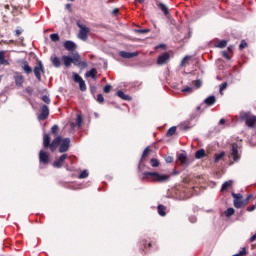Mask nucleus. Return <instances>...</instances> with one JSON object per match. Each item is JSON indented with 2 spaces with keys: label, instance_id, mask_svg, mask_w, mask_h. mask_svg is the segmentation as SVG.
<instances>
[{
  "label": "nucleus",
  "instance_id": "obj_39",
  "mask_svg": "<svg viewBox=\"0 0 256 256\" xmlns=\"http://www.w3.org/2000/svg\"><path fill=\"white\" fill-rule=\"evenodd\" d=\"M79 83L80 91H87V85L85 84V80H82Z\"/></svg>",
  "mask_w": 256,
  "mask_h": 256
},
{
  "label": "nucleus",
  "instance_id": "obj_45",
  "mask_svg": "<svg viewBox=\"0 0 256 256\" xmlns=\"http://www.w3.org/2000/svg\"><path fill=\"white\" fill-rule=\"evenodd\" d=\"M76 123H77L78 127H81V125L83 123V117L81 115L77 116Z\"/></svg>",
  "mask_w": 256,
  "mask_h": 256
},
{
  "label": "nucleus",
  "instance_id": "obj_38",
  "mask_svg": "<svg viewBox=\"0 0 256 256\" xmlns=\"http://www.w3.org/2000/svg\"><path fill=\"white\" fill-rule=\"evenodd\" d=\"M73 80H74L75 83H80V82L83 81V78L79 74L75 73L73 75Z\"/></svg>",
  "mask_w": 256,
  "mask_h": 256
},
{
  "label": "nucleus",
  "instance_id": "obj_12",
  "mask_svg": "<svg viewBox=\"0 0 256 256\" xmlns=\"http://www.w3.org/2000/svg\"><path fill=\"white\" fill-rule=\"evenodd\" d=\"M49 160H50L49 153L41 150L39 152V162L42 163V165H49Z\"/></svg>",
  "mask_w": 256,
  "mask_h": 256
},
{
  "label": "nucleus",
  "instance_id": "obj_42",
  "mask_svg": "<svg viewBox=\"0 0 256 256\" xmlns=\"http://www.w3.org/2000/svg\"><path fill=\"white\" fill-rule=\"evenodd\" d=\"M247 255V249L246 248H242V250L239 251V253L234 254L232 256H245Z\"/></svg>",
  "mask_w": 256,
  "mask_h": 256
},
{
  "label": "nucleus",
  "instance_id": "obj_52",
  "mask_svg": "<svg viewBox=\"0 0 256 256\" xmlns=\"http://www.w3.org/2000/svg\"><path fill=\"white\" fill-rule=\"evenodd\" d=\"M222 57H224V59H227L228 61L231 59V57L229 56V53H227V51L222 52Z\"/></svg>",
  "mask_w": 256,
  "mask_h": 256
},
{
  "label": "nucleus",
  "instance_id": "obj_14",
  "mask_svg": "<svg viewBox=\"0 0 256 256\" xmlns=\"http://www.w3.org/2000/svg\"><path fill=\"white\" fill-rule=\"evenodd\" d=\"M61 141H63V138H61V136L56 137L52 143L50 144V151L55 152L57 151V147H59V145H61Z\"/></svg>",
  "mask_w": 256,
  "mask_h": 256
},
{
  "label": "nucleus",
  "instance_id": "obj_57",
  "mask_svg": "<svg viewBox=\"0 0 256 256\" xmlns=\"http://www.w3.org/2000/svg\"><path fill=\"white\" fill-rule=\"evenodd\" d=\"M233 49H235V47L233 45L228 46V51L230 53H233Z\"/></svg>",
  "mask_w": 256,
  "mask_h": 256
},
{
  "label": "nucleus",
  "instance_id": "obj_47",
  "mask_svg": "<svg viewBox=\"0 0 256 256\" xmlns=\"http://www.w3.org/2000/svg\"><path fill=\"white\" fill-rule=\"evenodd\" d=\"M112 88L113 87L111 85L107 84L106 86H104L103 91L104 93H111Z\"/></svg>",
  "mask_w": 256,
  "mask_h": 256
},
{
  "label": "nucleus",
  "instance_id": "obj_15",
  "mask_svg": "<svg viewBox=\"0 0 256 256\" xmlns=\"http://www.w3.org/2000/svg\"><path fill=\"white\" fill-rule=\"evenodd\" d=\"M21 68L24 70L26 75H31V73H33V68L29 66V62H27V60L21 62Z\"/></svg>",
  "mask_w": 256,
  "mask_h": 256
},
{
  "label": "nucleus",
  "instance_id": "obj_62",
  "mask_svg": "<svg viewBox=\"0 0 256 256\" xmlns=\"http://www.w3.org/2000/svg\"><path fill=\"white\" fill-rule=\"evenodd\" d=\"M190 221H191V223H195V221H197V218L192 217V218H190Z\"/></svg>",
  "mask_w": 256,
  "mask_h": 256
},
{
  "label": "nucleus",
  "instance_id": "obj_64",
  "mask_svg": "<svg viewBox=\"0 0 256 256\" xmlns=\"http://www.w3.org/2000/svg\"><path fill=\"white\" fill-rule=\"evenodd\" d=\"M96 90H97V88L95 86L91 87L92 93L95 92Z\"/></svg>",
  "mask_w": 256,
  "mask_h": 256
},
{
  "label": "nucleus",
  "instance_id": "obj_2",
  "mask_svg": "<svg viewBox=\"0 0 256 256\" xmlns=\"http://www.w3.org/2000/svg\"><path fill=\"white\" fill-rule=\"evenodd\" d=\"M143 179L157 181L158 183H166V181H169V176L165 174H159L158 172H144Z\"/></svg>",
  "mask_w": 256,
  "mask_h": 256
},
{
  "label": "nucleus",
  "instance_id": "obj_23",
  "mask_svg": "<svg viewBox=\"0 0 256 256\" xmlns=\"http://www.w3.org/2000/svg\"><path fill=\"white\" fill-rule=\"evenodd\" d=\"M117 97L123 99V101H131V96L126 95L125 92L119 90L116 92Z\"/></svg>",
  "mask_w": 256,
  "mask_h": 256
},
{
  "label": "nucleus",
  "instance_id": "obj_7",
  "mask_svg": "<svg viewBox=\"0 0 256 256\" xmlns=\"http://www.w3.org/2000/svg\"><path fill=\"white\" fill-rule=\"evenodd\" d=\"M34 75L38 81H41V73L45 72V68L43 67V63L41 61L38 62V66L34 67Z\"/></svg>",
  "mask_w": 256,
  "mask_h": 256
},
{
  "label": "nucleus",
  "instance_id": "obj_34",
  "mask_svg": "<svg viewBox=\"0 0 256 256\" xmlns=\"http://www.w3.org/2000/svg\"><path fill=\"white\" fill-rule=\"evenodd\" d=\"M50 39L53 43H57L61 38L59 37V34L54 33L50 35Z\"/></svg>",
  "mask_w": 256,
  "mask_h": 256
},
{
  "label": "nucleus",
  "instance_id": "obj_9",
  "mask_svg": "<svg viewBox=\"0 0 256 256\" xmlns=\"http://www.w3.org/2000/svg\"><path fill=\"white\" fill-rule=\"evenodd\" d=\"M71 145V139L65 138L59 147V153H67L69 151V147Z\"/></svg>",
  "mask_w": 256,
  "mask_h": 256
},
{
  "label": "nucleus",
  "instance_id": "obj_25",
  "mask_svg": "<svg viewBox=\"0 0 256 256\" xmlns=\"http://www.w3.org/2000/svg\"><path fill=\"white\" fill-rule=\"evenodd\" d=\"M203 157H207V153H205V149L197 150L195 153V159H203Z\"/></svg>",
  "mask_w": 256,
  "mask_h": 256
},
{
  "label": "nucleus",
  "instance_id": "obj_48",
  "mask_svg": "<svg viewBox=\"0 0 256 256\" xmlns=\"http://www.w3.org/2000/svg\"><path fill=\"white\" fill-rule=\"evenodd\" d=\"M225 89H227V82H223L222 84H220V93H223Z\"/></svg>",
  "mask_w": 256,
  "mask_h": 256
},
{
  "label": "nucleus",
  "instance_id": "obj_36",
  "mask_svg": "<svg viewBox=\"0 0 256 256\" xmlns=\"http://www.w3.org/2000/svg\"><path fill=\"white\" fill-rule=\"evenodd\" d=\"M51 133H52V135H59V126L53 125L51 128Z\"/></svg>",
  "mask_w": 256,
  "mask_h": 256
},
{
  "label": "nucleus",
  "instance_id": "obj_5",
  "mask_svg": "<svg viewBox=\"0 0 256 256\" xmlns=\"http://www.w3.org/2000/svg\"><path fill=\"white\" fill-rule=\"evenodd\" d=\"M171 55L169 52H164L157 58V65H167V62L170 61Z\"/></svg>",
  "mask_w": 256,
  "mask_h": 256
},
{
  "label": "nucleus",
  "instance_id": "obj_37",
  "mask_svg": "<svg viewBox=\"0 0 256 256\" xmlns=\"http://www.w3.org/2000/svg\"><path fill=\"white\" fill-rule=\"evenodd\" d=\"M225 215H226V217H231L232 215H235V209H233V208H228V209L225 211Z\"/></svg>",
  "mask_w": 256,
  "mask_h": 256
},
{
  "label": "nucleus",
  "instance_id": "obj_18",
  "mask_svg": "<svg viewBox=\"0 0 256 256\" xmlns=\"http://www.w3.org/2000/svg\"><path fill=\"white\" fill-rule=\"evenodd\" d=\"M43 145L44 149H51V136L49 134L43 135Z\"/></svg>",
  "mask_w": 256,
  "mask_h": 256
},
{
  "label": "nucleus",
  "instance_id": "obj_44",
  "mask_svg": "<svg viewBox=\"0 0 256 256\" xmlns=\"http://www.w3.org/2000/svg\"><path fill=\"white\" fill-rule=\"evenodd\" d=\"M97 102L100 104L105 103V98L103 97V94H98L97 95Z\"/></svg>",
  "mask_w": 256,
  "mask_h": 256
},
{
  "label": "nucleus",
  "instance_id": "obj_24",
  "mask_svg": "<svg viewBox=\"0 0 256 256\" xmlns=\"http://www.w3.org/2000/svg\"><path fill=\"white\" fill-rule=\"evenodd\" d=\"M255 123H256V117L255 116H251L246 118V125L248 127H255Z\"/></svg>",
  "mask_w": 256,
  "mask_h": 256
},
{
  "label": "nucleus",
  "instance_id": "obj_28",
  "mask_svg": "<svg viewBox=\"0 0 256 256\" xmlns=\"http://www.w3.org/2000/svg\"><path fill=\"white\" fill-rule=\"evenodd\" d=\"M233 186V181H226V182H224L223 184H222V187H221V192L222 193H225V191H227V189L229 188V187H232Z\"/></svg>",
  "mask_w": 256,
  "mask_h": 256
},
{
  "label": "nucleus",
  "instance_id": "obj_54",
  "mask_svg": "<svg viewBox=\"0 0 256 256\" xmlns=\"http://www.w3.org/2000/svg\"><path fill=\"white\" fill-rule=\"evenodd\" d=\"M156 49H167V45L159 44V45L156 46Z\"/></svg>",
  "mask_w": 256,
  "mask_h": 256
},
{
  "label": "nucleus",
  "instance_id": "obj_13",
  "mask_svg": "<svg viewBox=\"0 0 256 256\" xmlns=\"http://www.w3.org/2000/svg\"><path fill=\"white\" fill-rule=\"evenodd\" d=\"M67 157H69V155H67V154L61 155L59 157V159H57L53 162V167H55L56 169H61V167H63V163H65V159H67Z\"/></svg>",
  "mask_w": 256,
  "mask_h": 256
},
{
  "label": "nucleus",
  "instance_id": "obj_61",
  "mask_svg": "<svg viewBox=\"0 0 256 256\" xmlns=\"http://www.w3.org/2000/svg\"><path fill=\"white\" fill-rule=\"evenodd\" d=\"M5 45H9V43H15V40H10L9 42L4 41Z\"/></svg>",
  "mask_w": 256,
  "mask_h": 256
},
{
  "label": "nucleus",
  "instance_id": "obj_30",
  "mask_svg": "<svg viewBox=\"0 0 256 256\" xmlns=\"http://www.w3.org/2000/svg\"><path fill=\"white\" fill-rule=\"evenodd\" d=\"M167 207L163 206V205H158V214L160 215V217H165V215H167Z\"/></svg>",
  "mask_w": 256,
  "mask_h": 256
},
{
  "label": "nucleus",
  "instance_id": "obj_32",
  "mask_svg": "<svg viewBox=\"0 0 256 256\" xmlns=\"http://www.w3.org/2000/svg\"><path fill=\"white\" fill-rule=\"evenodd\" d=\"M175 133H177V127L172 126L171 128L168 129V131L166 133V137H173V135H175Z\"/></svg>",
  "mask_w": 256,
  "mask_h": 256
},
{
  "label": "nucleus",
  "instance_id": "obj_29",
  "mask_svg": "<svg viewBox=\"0 0 256 256\" xmlns=\"http://www.w3.org/2000/svg\"><path fill=\"white\" fill-rule=\"evenodd\" d=\"M158 8L164 13V15H169V8L167 7V5L163 4V3H158Z\"/></svg>",
  "mask_w": 256,
  "mask_h": 256
},
{
  "label": "nucleus",
  "instance_id": "obj_58",
  "mask_svg": "<svg viewBox=\"0 0 256 256\" xmlns=\"http://www.w3.org/2000/svg\"><path fill=\"white\" fill-rule=\"evenodd\" d=\"M22 31L21 30H16L15 31V36L16 37H19V35H21Z\"/></svg>",
  "mask_w": 256,
  "mask_h": 256
},
{
  "label": "nucleus",
  "instance_id": "obj_10",
  "mask_svg": "<svg viewBox=\"0 0 256 256\" xmlns=\"http://www.w3.org/2000/svg\"><path fill=\"white\" fill-rule=\"evenodd\" d=\"M49 117V107L47 105H43L41 107V112L38 115V121H45Z\"/></svg>",
  "mask_w": 256,
  "mask_h": 256
},
{
  "label": "nucleus",
  "instance_id": "obj_55",
  "mask_svg": "<svg viewBox=\"0 0 256 256\" xmlns=\"http://www.w3.org/2000/svg\"><path fill=\"white\" fill-rule=\"evenodd\" d=\"M26 93H28V95H33V88L27 87L26 88Z\"/></svg>",
  "mask_w": 256,
  "mask_h": 256
},
{
  "label": "nucleus",
  "instance_id": "obj_20",
  "mask_svg": "<svg viewBox=\"0 0 256 256\" xmlns=\"http://www.w3.org/2000/svg\"><path fill=\"white\" fill-rule=\"evenodd\" d=\"M50 61L53 65V67H56L57 69H59V67H61V59H59V57L51 56Z\"/></svg>",
  "mask_w": 256,
  "mask_h": 256
},
{
  "label": "nucleus",
  "instance_id": "obj_6",
  "mask_svg": "<svg viewBox=\"0 0 256 256\" xmlns=\"http://www.w3.org/2000/svg\"><path fill=\"white\" fill-rule=\"evenodd\" d=\"M231 147L233 161H239L241 159V155H239V144L232 143Z\"/></svg>",
  "mask_w": 256,
  "mask_h": 256
},
{
  "label": "nucleus",
  "instance_id": "obj_63",
  "mask_svg": "<svg viewBox=\"0 0 256 256\" xmlns=\"http://www.w3.org/2000/svg\"><path fill=\"white\" fill-rule=\"evenodd\" d=\"M66 9H68V11H71V4H66Z\"/></svg>",
  "mask_w": 256,
  "mask_h": 256
},
{
  "label": "nucleus",
  "instance_id": "obj_49",
  "mask_svg": "<svg viewBox=\"0 0 256 256\" xmlns=\"http://www.w3.org/2000/svg\"><path fill=\"white\" fill-rule=\"evenodd\" d=\"M245 47H247V42L245 40H242L239 45V49L242 51V49H245Z\"/></svg>",
  "mask_w": 256,
  "mask_h": 256
},
{
  "label": "nucleus",
  "instance_id": "obj_8",
  "mask_svg": "<svg viewBox=\"0 0 256 256\" xmlns=\"http://www.w3.org/2000/svg\"><path fill=\"white\" fill-rule=\"evenodd\" d=\"M14 81L16 87H23V83H25V77H23V74H21V72H15Z\"/></svg>",
  "mask_w": 256,
  "mask_h": 256
},
{
  "label": "nucleus",
  "instance_id": "obj_26",
  "mask_svg": "<svg viewBox=\"0 0 256 256\" xmlns=\"http://www.w3.org/2000/svg\"><path fill=\"white\" fill-rule=\"evenodd\" d=\"M227 43V40H220L214 44V47H216L217 49H225V47H227Z\"/></svg>",
  "mask_w": 256,
  "mask_h": 256
},
{
  "label": "nucleus",
  "instance_id": "obj_51",
  "mask_svg": "<svg viewBox=\"0 0 256 256\" xmlns=\"http://www.w3.org/2000/svg\"><path fill=\"white\" fill-rule=\"evenodd\" d=\"M136 33H140L141 35H143L145 33H149V29H139V30H136Z\"/></svg>",
  "mask_w": 256,
  "mask_h": 256
},
{
  "label": "nucleus",
  "instance_id": "obj_1",
  "mask_svg": "<svg viewBox=\"0 0 256 256\" xmlns=\"http://www.w3.org/2000/svg\"><path fill=\"white\" fill-rule=\"evenodd\" d=\"M232 197L234 199V207L236 209H241L245 207V205H249V200L253 199V194L248 195L247 198L243 200L242 194H235V192H232Z\"/></svg>",
  "mask_w": 256,
  "mask_h": 256
},
{
  "label": "nucleus",
  "instance_id": "obj_19",
  "mask_svg": "<svg viewBox=\"0 0 256 256\" xmlns=\"http://www.w3.org/2000/svg\"><path fill=\"white\" fill-rule=\"evenodd\" d=\"M149 155H151V148L148 146L144 149L142 153L140 163H144V161L147 159V157H149Z\"/></svg>",
  "mask_w": 256,
  "mask_h": 256
},
{
  "label": "nucleus",
  "instance_id": "obj_33",
  "mask_svg": "<svg viewBox=\"0 0 256 256\" xmlns=\"http://www.w3.org/2000/svg\"><path fill=\"white\" fill-rule=\"evenodd\" d=\"M225 157V151H222L220 154H216L214 158V163H219Z\"/></svg>",
  "mask_w": 256,
  "mask_h": 256
},
{
  "label": "nucleus",
  "instance_id": "obj_11",
  "mask_svg": "<svg viewBox=\"0 0 256 256\" xmlns=\"http://www.w3.org/2000/svg\"><path fill=\"white\" fill-rule=\"evenodd\" d=\"M177 161L180 162V165H182V167H189V157H187V153H180L178 155Z\"/></svg>",
  "mask_w": 256,
  "mask_h": 256
},
{
  "label": "nucleus",
  "instance_id": "obj_60",
  "mask_svg": "<svg viewBox=\"0 0 256 256\" xmlns=\"http://www.w3.org/2000/svg\"><path fill=\"white\" fill-rule=\"evenodd\" d=\"M219 123H220V125H225V119H220V121H219Z\"/></svg>",
  "mask_w": 256,
  "mask_h": 256
},
{
  "label": "nucleus",
  "instance_id": "obj_27",
  "mask_svg": "<svg viewBox=\"0 0 256 256\" xmlns=\"http://www.w3.org/2000/svg\"><path fill=\"white\" fill-rule=\"evenodd\" d=\"M86 77H91L92 79H97V69L92 68L88 72H86Z\"/></svg>",
  "mask_w": 256,
  "mask_h": 256
},
{
  "label": "nucleus",
  "instance_id": "obj_22",
  "mask_svg": "<svg viewBox=\"0 0 256 256\" xmlns=\"http://www.w3.org/2000/svg\"><path fill=\"white\" fill-rule=\"evenodd\" d=\"M217 101V98H215V96H209L208 98H206L204 100L205 105H208V107H211L213 105H215V102Z\"/></svg>",
  "mask_w": 256,
  "mask_h": 256
},
{
  "label": "nucleus",
  "instance_id": "obj_4",
  "mask_svg": "<svg viewBox=\"0 0 256 256\" xmlns=\"http://www.w3.org/2000/svg\"><path fill=\"white\" fill-rule=\"evenodd\" d=\"M72 63L76 67H81L82 69H87V61H81V55L79 53H74L72 56Z\"/></svg>",
  "mask_w": 256,
  "mask_h": 256
},
{
  "label": "nucleus",
  "instance_id": "obj_17",
  "mask_svg": "<svg viewBox=\"0 0 256 256\" xmlns=\"http://www.w3.org/2000/svg\"><path fill=\"white\" fill-rule=\"evenodd\" d=\"M64 48L66 51H75V49H77V44L71 40H68L64 42Z\"/></svg>",
  "mask_w": 256,
  "mask_h": 256
},
{
  "label": "nucleus",
  "instance_id": "obj_21",
  "mask_svg": "<svg viewBox=\"0 0 256 256\" xmlns=\"http://www.w3.org/2000/svg\"><path fill=\"white\" fill-rule=\"evenodd\" d=\"M62 61L65 65V67H67V69H69V67H71V63H73V57H71V56H62Z\"/></svg>",
  "mask_w": 256,
  "mask_h": 256
},
{
  "label": "nucleus",
  "instance_id": "obj_3",
  "mask_svg": "<svg viewBox=\"0 0 256 256\" xmlns=\"http://www.w3.org/2000/svg\"><path fill=\"white\" fill-rule=\"evenodd\" d=\"M76 25L80 29V31L78 33V38H80L81 41H87V39H89V33H91V29L89 27L81 24V21H77Z\"/></svg>",
  "mask_w": 256,
  "mask_h": 256
},
{
  "label": "nucleus",
  "instance_id": "obj_46",
  "mask_svg": "<svg viewBox=\"0 0 256 256\" xmlns=\"http://www.w3.org/2000/svg\"><path fill=\"white\" fill-rule=\"evenodd\" d=\"M42 101L44 103H46L47 105H49L51 103V98H49V96H47V95H44V96H42Z\"/></svg>",
  "mask_w": 256,
  "mask_h": 256
},
{
  "label": "nucleus",
  "instance_id": "obj_16",
  "mask_svg": "<svg viewBox=\"0 0 256 256\" xmlns=\"http://www.w3.org/2000/svg\"><path fill=\"white\" fill-rule=\"evenodd\" d=\"M138 56H139V52H125V51L120 52V57H122L123 59H133V57H138Z\"/></svg>",
  "mask_w": 256,
  "mask_h": 256
},
{
  "label": "nucleus",
  "instance_id": "obj_41",
  "mask_svg": "<svg viewBox=\"0 0 256 256\" xmlns=\"http://www.w3.org/2000/svg\"><path fill=\"white\" fill-rule=\"evenodd\" d=\"M150 165H151V167H159V160L152 158L150 160Z\"/></svg>",
  "mask_w": 256,
  "mask_h": 256
},
{
  "label": "nucleus",
  "instance_id": "obj_31",
  "mask_svg": "<svg viewBox=\"0 0 256 256\" xmlns=\"http://www.w3.org/2000/svg\"><path fill=\"white\" fill-rule=\"evenodd\" d=\"M0 65H9V61L5 59V51H0Z\"/></svg>",
  "mask_w": 256,
  "mask_h": 256
},
{
  "label": "nucleus",
  "instance_id": "obj_53",
  "mask_svg": "<svg viewBox=\"0 0 256 256\" xmlns=\"http://www.w3.org/2000/svg\"><path fill=\"white\" fill-rule=\"evenodd\" d=\"M165 161H166V163H173L174 159H173L172 156H167V157L165 158Z\"/></svg>",
  "mask_w": 256,
  "mask_h": 256
},
{
  "label": "nucleus",
  "instance_id": "obj_43",
  "mask_svg": "<svg viewBox=\"0 0 256 256\" xmlns=\"http://www.w3.org/2000/svg\"><path fill=\"white\" fill-rule=\"evenodd\" d=\"M193 84H194V87H196V89H201L203 82L201 80H196V81H193Z\"/></svg>",
  "mask_w": 256,
  "mask_h": 256
},
{
  "label": "nucleus",
  "instance_id": "obj_50",
  "mask_svg": "<svg viewBox=\"0 0 256 256\" xmlns=\"http://www.w3.org/2000/svg\"><path fill=\"white\" fill-rule=\"evenodd\" d=\"M193 91L192 87H185L182 89V93H191Z\"/></svg>",
  "mask_w": 256,
  "mask_h": 256
},
{
  "label": "nucleus",
  "instance_id": "obj_56",
  "mask_svg": "<svg viewBox=\"0 0 256 256\" xmlns=\"http://www.w3.org/2000/svg\"><path fill=\"white\" fill-rule=\"evenodd\" d=\"M255 209H256V204L253 205L252 207H248L247 211L251 212V211H255Z\"/></svg>",
  "mask_w": 256,
  "mask_h": 256
},
{
  "label": "nucleus",
  "instance_id": "obj_35",
  "mask_svg": "<svg viewBox=\"0 0 256 256\" xmlns=\"http://www.w3.org/2000/svg\"><path fill=\"white\" fill-rule=\"evenodd\" d=\"M87 177H89V172L87 170H84L80 173L78 179H87Z\"/></svg>",
  "mask_w": 256,
  "mask_h": 256
},
{
  "label": "nucleus",
  "instance_id": "obj_59",
  "mask_svg": "<svg viewBox=\"0 0 256 256\" xmlns=\"http://www.w3.org/2000/svg\"><path fill=\"white\" fill-rule=\"evenodd\" d=\"M112 13H113V15H119V10H118V8H115Z\"/></svg>",
  "mask_w": 256,
  "mask_h": 256
},
{
  "label": "nucleus",
  "instance_id": "obj_40",
  "mask_svg": "<svg viewBox=\"0 0 256 256\" xmlns=\"http://www.w3.org/2000/svg\"><path fill=\"white\" fill-rule=\"evenodd\" d=\"M189 59H191V56H185L180 63V67H185V65H187V61H189Z\"/></svg>",
  "mask_w": 256,
  "mask_h": 256
}]
</instances>
